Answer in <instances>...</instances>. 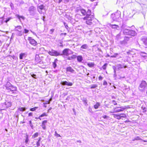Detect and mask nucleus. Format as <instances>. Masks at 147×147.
Wrapping results in <instances>:
<instances>
[{
  "label": "nucleus",
  "instance_id": "f257e3e1",
  "mask_svg": "<svg viewBox=\"0 0 147 147\" xmlns=\"http://www.w3.org/2000/svg\"><path fill=\"white\" fill-rule=\"evenodd\" d=\"M4 86L6 88V89L8 90V92H11L12 94H13L14 91L17 90V87L13 86L9 82H7Z\"/></svg>",
  "mask_w": 147,
  "mask_h": 147
},
{
  "label": "nucleus",
  "instance_id": "f03ea898",
  "mask_svg": "<svg viewBox=\"0 0 147 147\" xmlns=\"http://www.w3.org/2000/svg\"><path fill=\"white\" fill-rule=\"evenodd\" d=\"M121 12L119 11H117L111 15V18L113 21H119L121 19Z\"/></svg>",
  "mask_w": 147,
  "mask_h": 147
},
{
  "label": "nucleus",
  "instance_id": "7ed1b4c3",
  "mask_svg": "<svg viewBox=\"0 0 147 147\" xmlns=\"http://www.w3.org/2000/svg\"><path fill=\"white\" fill-rule=\"evenodd\" d=\"M147 85V83L145 81H142L139 87V90L141 91H143L146 88Z\"/></svg>",
  "mask_w": 147,
  "mask_h": 147
},
{
  "label": "nucleus",
  "instance_id": "20e7f679",
  "mask_svg": "<svg viewBox=\"0 0 147 147\" xmlns=\"http://www.w3.org/2000/svg\"><path fill=\"white\" fill-rule=\"evenodd\" d=\"M48 53L50 55L54 56H57L62 55V54H60L59 52L53 49L51 50V51H49L48 52Z\"/></svg>",
  "mask_w": 147,
  "mask_h": 147
},
{
  "label": "nucleus",
  "instance_id": "39448f33",
  "mask_svg": "<svg viewBox=\"0 0 147 147\" xmlns=\"http://www.w3.org/2000/svg\"><path fill=\"white\" fill-rule=\"evenodd\" d=\"M62 55L68 56L70 54L73 53V52L69 49H65L63 50L62 52Z\"/></svg>",
  "mask_w": 147,
  "mask_h": 147
},
{
  "label": "nucleus",
  "instance_id": "423d86ee",
  "mask_svg": "<svg viewBox=\"0 0 147 147\" xmlns=\"http://www.w3.org/2000/svg\"><path fill=\"white\" fill-rule=\"evenodd\" d=\"M84 19L86 20V23L88 25H90L92 23V19L90 17H86L84 18Z\"/></svg>",
  "mask_w": 147,
  "mask_h": 147
},
{
  "label": "nucleus",
  "instance_id": "0eeeda50",
  "mask_svg": "<svg viewBox=\"0 0 147 147\" xmlns=\"http://www.w3.org/2000/svg\"><path fill=\"white\" fill-rule=\"evenodd\" d=\"M41 55H36L35 57V61L37 63H39L42 64L43 63L41 59L40 58Z\"/></svg>",
  "mask_w": 147,
  "mask_h": 147
},
{
  "label": "nucleus",
  "instance_id": "6e6552de",
  "mask_svg": "<svg viewBox=\"0 0 147 147\" xmlns=\"http://www.w3.org/2000/svg\"><path fill=\"white\" fill-rule=\"evenodd\" d=\"M125 108L122 107H117V108H114L113 112L111 111V113H117L123 111Z\"/></svg>",
  "mask_w": 147,
  "mask_h": 147
},
{
  "label": "nucleus",
  "instance_id": "1a4fd4ad",
  "mask_svg": "<svg viewBox=\"0 0 147 147\" xmlns=\"http://www.w3.org/2000/svg\"><path fill=\"white\" fill-rule=\"evenodd\" d=\"M66 69L67 72H70L72 74L76 73L75 71L70 66L67 67Z\"/></svg>",
  "mask_w": 147,
  "mask_h": 147
},
{
  "label": "nucleus",
  "instance_id": "9d476101",
  "mask_svg": "<svg viewBox=\"0 0 147 147\" xmlns=\"http://www.w3.org/2000/svg\"><path fill=\"white\" fill-rule=\"evenodd\" d=\"M60 84L63 85H67L68 86H71L73 85V84L70 82H67L66 81H61Z\"/></svg>",
  "mask_w": 147,
  "mask_h": 147
},
{
  "label": "nucleus",
  "instance_id": "9b49d317",
  "mask_svg": "<svg viewBox=\"0 0 147 147\" xmlns=\"http://www.w3.org/2000/svg\"><path fill=\"white\" fill-rule=\"evenodd\" d=\"M28 39L29 40V42L31 44L34 45H36V42L34 39H32L31 37H28Z\"/></svg>",
  "mask_w": 147,
  "mask_h": 147
},
{
  "label": "nucleus",
  "instance_id": "f8f14e48",
  "mask_svg": "<svg viewBox=\"0 0 147 147\" xmlns=\"http://www.w3.org/2000/svg\"><path fill=\"white\" fill-rule=\"evenodd\" d=\"M129 40V37H125L124 40L120 42L123 45H125L127 44V42Z\"/></svg>",
  "mask_w": 147,
  "mask_h": 147
},
{
  "label": "nucleus",
  "instance_id": "ddd939ff",
  "mask_svg": "<svg viewBox=\"0 0 147 147\" xmlns=\"http://www.w3.org/2000/svg\"><path fill=\"white\" fill-rule=\"evenodd\" d=\"M3 106H4L5 107H8L11 106V102H6L3 103Z\"/></svg>",
  "mask_w": 147,
  "mask_h": 147
},
{
  "label": "nucleus",
  "instance_id": "4468645a",
  "mask_svg": "<svg viewBox=\"0 0 147 147\" xmlns=\"http://www.w3.org/2000/svg\"><path fill=\"white\" fill-rule=\"evenodd\" d=\"M142 140L144 142H147V141L145 140H142L139 136L135 137L133 140L132 141H134L135 140Z\"/></svg>",
  "mask_w": 147,
  "mask_h": 147
},
{
  "label": "nucleus",
  "instance_id": "2eb2a0df",
  "mask_svg": "<svg viewBox=\"0 0 147 147\" xmlns=\"http://www.w3.org/2000/svg\"><path fill=\"white\" fill-rule=\"evenodd\" d=\"M137 33L135 31L130 30L129 35L132 36H135L136 35Z\"/></svg>",
  "mask_w": 147,
  "mask_h": 147
},
{
  "label": "nucleus",
  "instance_id": "dca6fc26",
  "mask_svg": "<svg viewBox=\"0 0 147 147\" xmlns=\"http://www.w3.org/2000/svg\"><path fill=\"white\" fill-rule=\"evenodd\" d=\"M27 55L25 53H21L20 54L19 58L20 59H23V57H25Z\"/></svg>",
  "mask_w": 147,
  "mask_h": 147
},
{
  "label": "nucleus",
  "instance_id": "f3484780",
  "mask_svg": "<svg viewBox=\"0 0 147 147\" xmlns=\"http://www.w3.org/2000/svg\"><path fill=\"white\" fill-rule=\"evenodd\" d=\"M77 59L78 61L79 62H81L83 60L82 57L81 55L77 56Z\"/></svg>",
  "mask_w": 147,
  "mask_h": 147
},
{
  "label": "nucleus",
  "instance_id": "a211bd4d",
  "mask_svg": "<svg viewBox=\"0 0 147 147\" xmlns=\"http://www.w3.org/2000/svg\"><path fill=\"white\" fill-rule=\"evenodd\" d=\"M26 109L27 108L26 107H23L20 106L18 109V110L21 112H23L25 111Z\"/></svg>",
  "mask_w": 147,
  "mask_h": 147
},
{
  "label": "nucleus",
  "instance_id": "6ab92c4d",
  "mask_svg": "<svg viewBox=\"0 0 147 147\" xmlns=\"http://www.w3.org/2000/svg\"><path fill=\"white\" fill-rule=\"evenodd\" d=\"M130 30L125 29L123 30V33L125 35H129Z\"/></svg>",
  "mask_w": 147,
  "mask_h": 147
},
{
  "label": "nucleus",
  "instance_id": "aec40b11",
  "mask_svg": "<svg viewBox=\"0 0 147 147\" xmlns=\"http://www.w3.org/2000/svg\"><path fill=\"white\" fill-rule=\"evenodd\" d=\"M88 48V46L87 44H84L82 45L81 47V50H82V49H87Z\"/></svg>",
  "mask_w": 147,
  "mask_h": 147
},
{
  "label": "nucleus",
  "instance_id": "412c9836",
  "mask_svg": "<svg viewBox=\"0 0 147 147\" xmlns=\"http://www.w3.org/2000/svg\"><path fill=\"white\" fill-rule=\"evenodd\" d=\"M142 40L143 42V43L146 46L147 45V38L144 37L142 39Z\"/></svg>",
  "mask_w": 147,
  "mask_h": 147
},
{
  "label": "nucleus",
  "instance_id": "4be33fe9",
  "mask_svg": "<svg viewBox=\"0 0 147 147\" xmlns=\"http://www.w3.org/2000/svg\"><path fill=\"white\" fill-rule=\"evenodd\" d=\"M113 117L116 118V119H121L120 115H117V114H113Z\"/></svg>",
  "mask_w": 147,
  "mask_h": 147
},
{
  "label": "nucleus",
  "instance_id": "5701e85b",
  "mask_svg": "<svg viewBox=\"0 0 147 147\" xmlns=\"http://www.w3.org/2000/svg\"><path fill=\"white\" fill-rule=\"evenodd\" d=\"M79 11L83 15H85L86 14V11L84 9H80L79 10Z\"/></svg>",
  "mask_w": 147,
  "mask_h": 147
},
{
  "label": "nucleus",
  "instance_id": "b1692460",
  "mask_svg": "<svg viewBox=\"0 0 147 147\" xmlns=\"http://www.w3.org/2000/svg\"><path fill=\"white\" fill-rule=\"evenodd\" d=\"M110 27L113 28H117L118 29V28H119V26L117 25H111Z\"/></svg>",
  "mask_w": 147,
  "mask_h": 147
},
{
  "label": "nucleus",
  "instance_id": "393cba45",
  "mask_svg": "<svg viewBox=\"0 0 147 147\" xmlns=\"http://www.w3.org/2000/svg\"><path fill=\"white\" fill-rule=\"evenodd\" d=\"M29 141V136L28 135L26 134V139L25 140V143L26 144H28Z\"/></svg>",
  "mask_w": 147,
  "mask_h": 147
},
{
  "label": "nucleus",
  "instance_id": "a878e982",
  "mask_svg": "<svg viewBox=\"0 0 147 147\" xmlns=\"http://www.w3.org/2000/svg\"><path fill=\"white\" fill-rule=\"evenodd\" d=\"M100 105L99 102H97L95 105L94 106V108L96 109H97L100 106Z\"/></svg>",
  "mask_w": 147,
  "mask_h": 147
},
{
  "label": "nucleus",
  "instance_id": "bb28decb",
  "mask_svg": "<svg viewBox=\"0 0 147 147\" xmlns=\"http://www.w3.org/2000/svg\"><path fill=\"white\" fill-rule=\"evenodd\" d=\"M87 65L90 67H92L94 65V63H87Z\"/></svg>",
  "mask_w": 147,
  "mask_h": 147
},
{
  "label": "nucleus",
  "instance_id": "cd10ccee",
  "mask_svg": "<svg viewBox=\"0 0 147 147\" xmlns=\"http://www.w3.org/2000/svg\"><path fill=\"white\" fill-rule=\"evenodd\" d=\"M82 100V101L83 102L84 104L85 105H87V100L85 98H83Z\"/></svg>",
  "mask_w": 147,
  "mask_h": 147
},
{
  "label": "nucleus",
  "instance_id": "c85d7f7f",
  "mask_svg": "<svg viewBox=\"0 0 147 147\" xmlns=\"http://www.w3.org/2000/svg\"><path fill=\"white\" fill-rule=\"evenodd\" d=\"M38 132H36L32 136V138L33 139L37 137L38 136Z\"/></svg>",
  "mask_w": 147,
  "mask_h": 147
},
{
  "label": "nucleus",
  "instance_id": "c756f323",
  "mask_svg": "<svg viewBox=\"0 0 147 147\" xmlns=\"http://www.w3.org/2000/svg\"><path fill=\"white\" fill-rule=\"evenodd\" d=\"M57 60V59H56L54 61L53 63V67L55 68L57 67V64H56V62Z\"/></svg>",
  "mask_w": 147,
  "mask_h": 147
},
{
  "label": "nucleus",
  "instance_id": "7c9ffc66",
  "mask_svg": "<svg viewBox=\"0 0 147 147\" xmlns=\"http://www.w3.org/2000/svg\"><path fill=\"white\" fill-rule=\"evenodd\" d=\"M22 27L20 26H18L15 27V29L16 30H18L19 29L20 30L22 29Z\"/></svg>",
  "mask_w": 147,
  "mask_h": 147
},
{
  "label": "nucleus",
  "instance_id": "2f4dec72",
  "mask_svg": "<svg viewBox=\"0 0 147 147\" xmlns=\"http://www.w3.org/2000/svg\"><path fill=\"white\" fill-rule=\"evenodd\" d=\"M91 11L90 10H88L87 12H86L87 15L86 17H89L90 15Z\"/></svg>",
  "mask_w": 147,
  "mask_h": 147
},
{
  "label": "nucleus",
  "instance_id": "473e14b6",
  "mask_svg": "<svg viewBox=\"0 0 147 147\" xmlns=\"http://www.w3.org/2000/svg\"><path fill=\"white\" fill-rule=\"evenodd\" d=\"M17 16V17L20 20V18H21L23 20H24V17L23 16H20L18 15H16Z\"/></svg>",
  "mask_w": 147,
  "mask_h": 147
},
{
  "label": "nucleus",
  "instance_id": "72a5a7b5",
  "mask_svg": "<svg viewBox=\"0 0 147 147\" xmlns=\"http://www.w3.org/2000/svg\"><path fill=\"white\" fill-rule=\"evenodd\" d=\"M141 55L142 57H147V54L144 53H141Z\"/></svg>",
  "mask_w": 147,
  "mask_h": 147
},
{
  "label": "nucleus",
  "instance_id": "f704fd0d",
  "mask_svg": "<svg viewBox=\"0 0 147 147\" xmlns=\"http://www.w3.org/2000/svg\"><path fill=\"white\" fill-rule=\"evenodd\" d=\"M107 64L105 63L104 65L102 67V68L104 70H105L106 69L107 66Z\"/></svg>",
  "mask_w": 147,
  "mask_h": 147
},
{
  "label": "nucleus",
  "instance_id": "c9c22d12",
  "mask_svg": "<svg viewBox=\"0 0 147 147\" xmlns=\"http://www.w3.org/2000/svg\"><path fill=\"white\" fill-rule=\"evenodd\" d=\"M119 53H116L114 54L113 55H112L111 56V57L113 58V57H116L117 55H119Z\"/></svg>",
  "mask_w": 147,
  "mask_h": 147
},
{
  "label": "nucleus",
  "instance_id": "e433bc0d",
  "mask_svg": "<svg viewBox=\"0 0 147 147\" xmlns=\"http://www.w3.org/2000/svg\"><path fill=\"white\" fill-rule=\"evenodd\" d=\"M38 108V107H34L31 108L30 109V110L31 111H34L36 110Z\"/></svg>",
  "mask_w": 147,
  "mask_h": 147
},
{
  "label": "nucleus",
  "instance_id": "4c0bfd02",
  "mask_svg": "<svg viewBox=\"0 0 147 147\" xmlns=\"http://www.w3.org/2000/svg\"><path fill=\"white\" fill-rule=\"evenodd\" d=\"M141 108L143 110V113H146V108L145 107H143V106H142L141 107Z\"/></svg>",
  "mask_w": 147,
  "mask_h": 147
},
{
  "label": "nucleus",
  "instance_id": "58836bf2",
  "mask_svg": "<svg viewBox=\"0 0 147 147\" xmlns=\"http://www.w3.org/2000/svg\"><path fill=\"white\" fill-rule=\"evenodd\" d=\"M30 75L33 78H36V75L35 74H33L32 73H30Z\"/></svg>",
  "mask_w": 147,
  "mask_h": 147
},
{
  "label": "nucleus",
  "instance_id": "ea45409f",
  "mask_svg": "<svg viewBox=\"0 0 147 147\" xmlns=\"http://www.w3.org/2000/svg\"><path fill=\"white\" fill-rule=\"evenodd\" d=\"M121 119L122 117L125 118L126 117V115L124 114H120Z\"/></svg>",
  "mask_w": 147,
  "mask_h": 147
},
{
  "label": "nucleus",
  "instance_id": "a19ab883",
  "mask_svg": "<svg viewBox=\"0 0 147 147\" xmlns=\"http://www.w3.org/2000/svg\"><path fill=\"white\" fill-rule=\"evenodd\" d=\"M44 7V6L43 5H41L39 7H38V9H43Z\"/></svg>",
  "mask_w": 147,
  "mask_h": 147
},
{
  "label": "nucleus",
  "instance_id": "79ce46f5",
  "mask_svg": "<svg viewBox=\"0 0 147 147\" xmlns=\"http://www.w3.org/2000/svg\"><path fill=\"white\" fill-rule=\"evenodd\" d=\"M103 84L104 86H105V87H106L107 85V83L106 80H104L103 81Z\"/></svg>",
  "mask_w": 147,
  "mask_h": 147
},
{
  "label": "nucleus",
  "instance_id": "37998d69",
  "mask_svg": "<svg viewBox=\"0 0 147 147\" xmlns=\"http://www.w3.org/2000/svg\"><path fill=\"white\" fill-rule=\"evenodd\" d=\"M97 85L96 84H93L92 86L90 88L91 89L94 88H96L97 87Z\"/></svg>",
  "mask_w": 147,
  "mask_h": 147
},
{
  "label": "nucleus",
  "instance_id": "c03bdc74",
  "mask_svg": "<svg viewBox=\"0 0 147 147\" xmlns=\"http://www.w3.org/2000/svg\"><path fill=\"white\" fill-rule=\"evenodd\" d=\"M122 68H123V65H118V68L119 69H120Z\"/></svg>",
  "mask_w": 147,
  "mask_h": 147
},
{
  "label": "nucleus",
  "instance_id": "a18cd8bd",
  "mask_svg": "<svg viewBox=\"0 0 147 147\" xmlns=\"http://www.w3.org/2000/svg\"><path fill=\"white\" fill-rule=\"evenodd\" d=\"M34 9V7L33 6H31L29 7V11H33Z\"/></svg>",
  "mask_w": 147,
  "mask_h": 147
},
{
  "label": "nucleus",
  "instance_id": "49530a36",
  "mask_svg": "<svg viewBox=\"0 0 147 147\" xmlns=\"http://www.w3.org/2000/svg\"><path fill=\"white\" fill-rule=\"evenodd\" d=\"M47 116V115L46 113H44L42 114H41L40 115V117H43L44 116Z\"/></svg>",
  "mask_w": 147,
  "mask_h": 147
},
{
  "label": "nucleus",
  "instance_id": "de8ad7c7",
  "mask_svg": "<svg viewBox=\"0 0 147 147\" xmlns=\"http://www.w3.org/2000/svg\"><path fill=\"white\" fill-rule=\"evenodd\" d=\"M55 136H57V137H60L61 136L60 135L58 134L56 131H55Z\"/></svg>",
  "mask_w": 147,
  "mask_h": 147
},
{
  "label": "nucleus",
  "instance_id": "09e8293b",
  "mask_svg": "<svg viewBox=\"0 0 147 147\" xmlns=\"http://www.w3.org/2000/svg\"><path fill=\"white\" fill-rule=\"evenodd\" d=\"M47 123V120H44L43 121L42 123V125H45V124Z\"/></svg>",
  "mask_w": 147,
  "mask_h": 147
},
{
  "label": "nucleus",
  "instance_id": "8fccbe9b",
  "mask_svg": "<svg viewBox=\"0 0 147 147\" xmlns=\"http://www.w3.org/2000/svg\"><path fill=\"white\" fill-rule=\"evenodd\" d=\"M77 57V56L75 55H73L71 57V58L72 59H75Z\"/></svg>",
  "mask_w": 147,
  "mask_h": 147
},
{
  "label": "nucleus",
  "instance_id": "3c124183",
  "mask_svg": "<svg viewBox=\"0 0 147 147\" xmlns=\"http://www.w3.org/2000/svg\"><path fill=\"white\" fill-rule=\"evenodd\" d=\"M40 141H38V140L36 142V144L37 146L38 147L39 146H40Z\"/></svg>",
  "mask_w": 147,
  "mask_h": 147
},
{
  "label": "nucleus",
  "instance_id": "603ef678",
  "mask_svg": "<svg viewBox=\"0 0 147 147\" xmlns=\"http://www.w3.org/2000/svg\"><path fill=\"white\" fill-rule=\"evenodd\" d=\"M113 69L114 70V73H115V72H116V67L115 66H113Z\"/></svg>",
  "mask_w": 147,
  "mask_h": 147
},
{
  "label": "nucleus",
  "instance_id": "864d4df0",
  "mask_svg": "<svg viewBox=\"0 0 147 147\" xmlns=\"http://www.w3.org/2000/svg\"><path fill=\"white\" fill-rule=\"evenodd\" d=\"M64 25L65 26V28L66 29H67L68 28V26L67 25V24H66V23H65V22H64Z\"/></svg>",
  "mask_w": 147,
  "mask_h": 147
},
{
  "label": "nucleus",
  "instance_id": "5fc2aeb1",
  "mask_svg": "<svg viewBox=\"0 0 147 147\" xmlns=\"http://www.w3.org/2000/svg\"><path fill=\"white\" fill-rule=\"evenodd\" d=\"M28 32H29V30H27L26 29H25L24 30V32L25 33H27Z\"/></svg>",
  "mask_w": 147,
  "mask_h": 147
},
{
  "label": "nucleus",
  "instance_id": "6e6d98bb",
  "mask_svg": "<svg viewBox=\"0 0 147 147\" xmlns=\"http://www.w3.org/2000/svg\"><path fill=\"white\" fill-rule=\"evenodd\" d=\"M42 9H41L38 8V11L39 12V13H42Z\"/></svg>",
  "mask_w": 147,
  "mask_h": 147
},
{
  "label": "nucleus",
  "instance_id": "4d7b16f0",
  "mask_svg": "<svg viewBox=\"0 0 147 147\" xmlns=\"http://www.w3.org/2000/svg\"><path fill=\"white\" fill-rule=\"evenodd\" d=\"M103 78L102 76H100L98 77V79L99 80H102Z\"/></svg>",
  "mask_w": 147,
  "mask_h": 147
},
{
  "label": "nucleus",
  "instance_id": "13d9d810",
  "mask_svg": "<svg viewBox=\"0 0 147 147\" xmlns=\"http://www.w3.org/2000/svg\"><path fill=\"white\" fill-rule=\"evenodd\" d=\"M88 110H89V111L91 112V113H92V109L90 107H89V108H88Z\"/></svg>",
  "mask_w": 147,
  "mask_h": 147
},
{
  "label": "nucleus",
  "instance_id": "bf43d9fd",
  "mask_svg": "<svg viewBox=\"0 0 147 147\" xmlns=\"http://www.w3.org/2000/svg\"><path fill=\"white\" fill-rule=\"evenodd\" d=\"M54 29H51L50 30V33L52 34L54 31Z\"/></svg>",
  "mask_w": 147,
  "mask_h": 147
},
{
  "label": "nucleus",
  "instance_id": "052dcab7",
  "mask_svg": "<svg viewBox=\"0 0 147 147\" xmlns=\"http://www.w3.org/2000/svg\"><path fill=\"white\" fill-rule=\"evenodd\" d=\"M42 128L44 129H46V127L45 126V125H42Z\"/></svg>",
  "mask_w": 147,
  "mask_h": 147
},
{
  "label": "nucleus",
  "instance_id": "680f3d73",
  "mask_svg": "<svg viewBox=\"0 0 147 147\" xmlns=\"http://www.w3.org/2000/svg\"><path fill=\"white\" fill-rule=\"evenodd\" d=\"M33 115V113L32 112L28 114V116H32Z\"/></svg>",
  "mask_w": 147,
  "mask_h": 147
},
{
  "label": "nucleus",
  "instance_id": "e2e57ef3",
  "mask_svg": "<svg viewBox=\"0 0 147 147\" xmlns=\"http://www.w3.org/2000/svg\"><path fill=\"white\" fill-rule=\"evenodd\" d=\"M29 124H30V126L31 127H32V122H31V121H29Z\"/></svg>",
  "mask_w": 147,
  "mask_h": 147
},
{
  "label": "nucleus",
  "instance_id": "0e129e2a",
  "mask_svg": "<svg viewBox=\"0 0 147 147\" xmlns=\"http://www.w3.org/2000/svg\"><path fill=\"white\" fill-rule=\"evenodd\" d=\"M66 33H61V35L62 36H63V35L64 36H65L66 35Z\"/></svg>",
  "mask_w": 147,
  "mask_h": 147
},
{
  "label": "nucleus",
  "instance_id": "69168bd1",
  "mask_svg": "<svg viewBox=\"0 0 147 147\" xmlns=\"http://www.w3.org/2000/svg\"><path fill=\"white\" fill-rule=\"evenodd\" d=\"M41 138L40 137H39L38 138V141H40L41 140Z\"/></svg>",
  "mask_w": 147,
  "mask_h": 147
},
{
  "label": "nucleus",
  "instance_id": "338daca9",
  "mask_svg": "<svg viewBox=\"0 0 147 147\" xmlns=\"http://www.w3.org/2000/svg\"><path fill=\"white\" fill-rule=\"evenodd\" d=\"M100 28H96L95 29H94V30L95 32H96L97 30H100Z\"/></svg>",
  "mask_w": 147,
  "mask_h": 147
},
{
  "label": "nucleus",
  "instance_id": "774afa93",
  "mask_svg": "<svg viewBox=\"0 0 147 147\" xmlns=\"http://www.w3.org/2000/svg\"><path fill=\"white\" fill-rule=\"evenodd\" d=\"M9 20H10V19H9V18L8 19H7L5 20V22L6 23H7L9 21Z\"/></svg>",
  "mask_w": 147,
  "mask_h": 147
}]
</instances>
